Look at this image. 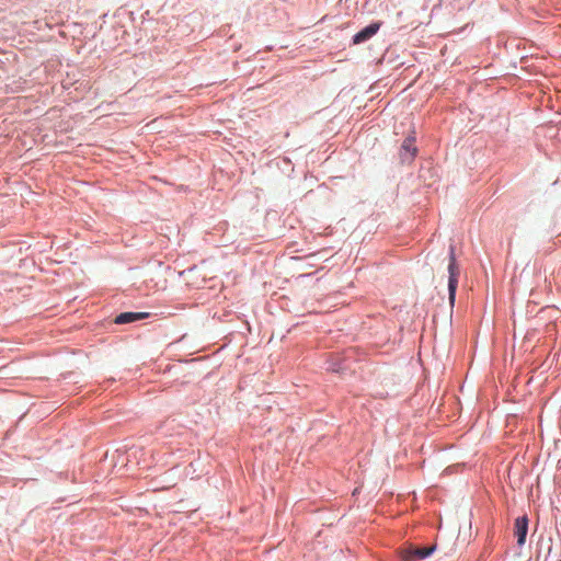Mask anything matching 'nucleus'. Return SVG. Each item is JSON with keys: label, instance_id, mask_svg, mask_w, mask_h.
Segmentation results:
<instances>
[{"label": "nucleus", "instance_id": "5", "mask_svg": "<svg viewBox=\"0 0 561 561\" xmlns=\"http://www.w3.org/2000/svg\"><path fill=\"white\" fill-rule=\"evenodd\" d=\"M148 317L146 312H123L118 314L115 319V323L125 324L130 323L137 320H141Z\"/></svg>", "mask_w": 561, "mask_h": 561}, {"label": "nucleus", "instance_id": "3", "mask_svg": "<svg viewBox=\"0 0 561 561\" xmlns=\"http://www.w3.org/2000/svg\"><path fill=\"white\" fill-rule=\"evenodd\" d=\"M528 531V519L526 516L518 517L515 520V536L517 537L518 546H523L526 541Z\"/></svg>", "mask_w": 561, "mask_h": 561}, {"label": "nucleus", "instance_id": "6", "mask_svg": "<svg viewBox=\"0 0 561 561\" xmlns=\"http://www.w3.org/2000/svg\"><path fill=\"white\" fill-rule=\"evenodd\" d=\"M416 152V148L414 146V138H407L402 144V157L413 158Z\"/></svg>", "mask_w": 561, "mask_h": 561}, {"label": "nucleus", "instance_id": "1", "mask_svg": "<svg viewBox=\"0 0 561 561\" xmlns=\"http://www.w3.org/2000/svg\"><path fill=\"white\" fill-rule=\"evenodd\" d=\"M448 273H449L448 295H449V302L453 306L455 302L456 290H457V286H458V275H459V267L456 262L454 245H450Z\"/></svg>", "mask_w": 561, "mask_h": 561}, {"label": "nucleus", "instance_id": "2", "mask_svg": "<svg viewBox=\"0 0 561 561\" xmlns=\"http://www.w3.org/2000/svg\"><path fill=\"white\" fill-rule=\"evenodd\" d=\"M434 551V547L410 548L401 552L402 561H415L427 558Z\"/></svg>", "mask_w": 561, "mask_h": 561}, {"label": "nucleus", "instance_id": "4", "mask_svg": "<svg viewBox=\"0 0 561 561\" xmlns=\"http://www.w3.org/2000/svg\"><path fill=\"white\" fill-rule=\"evenodd\" d=\"M379 27H380V23H373V24L366 26L360 32H358L354 35L353 42L355 44H359V43H363V42L369 39L378 32Z\"/></svg>", "mask_w": 561, "mask_h": 561}]
</instances>
